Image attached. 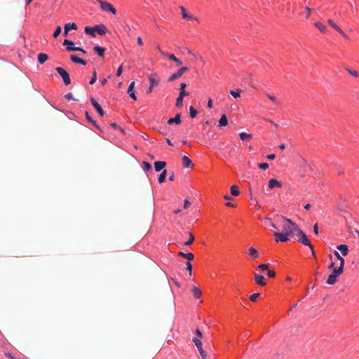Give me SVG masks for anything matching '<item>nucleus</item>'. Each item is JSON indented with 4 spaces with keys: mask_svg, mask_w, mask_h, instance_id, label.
<instances>
[{
    "mask_svg": "<svg viewBox=\"0 0 359 359\" xmlns=\"http://www.w3.org/2000/svg\"><path fill=\"white\" fill-rule=\"evenodd\" d=\"M297 172L301 177H304L306 172L310 169L306 161L301 156L296 159Z\"/></svg>",
    "mask_w": 359,
    "mask_h": 359,
    "instance_id": "obj_1",
    "label": "nucleus"
},
{
    "mask_svg": "<svg viewBox=\"0 0 359 359\" xmlns=\"http://www.w3.org/2000/svg\"><path fill=\"white\" fill-rule=\"evenodd\" d=\"M107 31V29L104 25H97L93 27H85V32L87 34H90L93 36H95V32H97L100 35H103L106 34Z\"/></svg>",
    "mask_w": 359,
    "mask_h": 359,
    "instance_id": "obj_2",
    "label": "nucleus"
},
{
    "mask_svg": "<svg viewBox=\"0 0 359 359\" xmlns=\"http://www.w3.org/2000/svg\"><path fill=\"white\" fill-rule=\"evenodd\" d=\"M343 273V270L341 268H334L332 273L330 274L327 279V283L329 285L334 284L337 281V278Z\"/></svg>",
    "mask_w": 359,
    "mask_h": 359,
    "instance_id": "obj_3",
    "label": "nucleus"
},
{
    "mask_svg": "<svg viewBox=\"0 0 359 359\" xmlns=\"http://www.w3.org/2000/svg\"><path fill=\"white\" fill-rule=\"evenodd\" d=\"M55 70L62 78L63 82L65 85H69L71 83L69 74L64 68L57 67L55 68Z\"/></svg>",
    "mask_w": 359,
    "mask_h": 359,
    "instance_id": "obj_4",
    "label": "nucleus"
},
{
    "mask_svg": "<svg viewBox=\"0 0 359 359\" xmlns=\"http://www.w3.org/2000/svg\"><path fill=\"white\" fill-rule=\"evenodd\" d=\"M97 1L100 5V8L102 9V11H109L114 15L116 14V8L111 4L102 0H97Z\"/></svg>",
    "mask_w": 359,
    "mask_h": 359,
    "instance_id": "obj_5",
    "label": "nucleus"
},
{
    "mask_svg": "<svg viewBox=\"0 0 359 359\" xmlns=\"http://www.w3.org/2000/svg\"><path fill=\"white\" fill-rule=\"evenodd\" d=\"M296 240L298 242L301 243L302 244H303L304 245H306V246H309L311 250L312 254L314 255L315 252H314V250H313V247L311 245L310 241L308 239L307 236L306 235V233L304 232L302 233L297 238H296Z\"/></svg>",
    "mask_w": 359,
    "mask_h": 359,
    "instance_id": "obj_6",
    "label": "nucleus"
},
{
    "mask_svg": "<svg viewBox=\"0 0 359 359\" xmlns=\"http://www.w3.org/2000/svg\"><path fill=\"white\" fill-rule=\"evenodd\" d=\"M189 68L187 67H180L177 72L173 73L168 79V81L172 82L176 79H180L187 71H188Z\"/></svg>",
    "mask_w": 359,
    "mask_h": 359,
    "instance_id": "obj_7",
    "label": "nucleus"
},
{
    "mask_svg": "<svg viewBox=\"0 0 359 359\" xmlns=\"http://www.w3.org/2000/svg\"><path fill=\"white\" fill-rule=\"evenodd\" d=\"M281 219L283 222L281 232L291 234L292 233V220L290 219H285V217H281Z\"/></svg>",
    "mask_w": 359,
    "mask_h": 359,
    "instance_id": "obj_8",
    "label": "nucleus"
},
{
    "mask_svg": "<svg viewBox=\"0 0 359 359\" xmlns=\"http://www.w3.org/2000/svg\"><path fill=\"white\" fill-rule=\"evenodd\" d=\"M290 234L283 232H274L275 241L276 242H286L289 241V236Z\"/></svg>",
    "mask_w": 359,
    "mask_h": 359,
    "instance_id": "obj_9",
    "label": "nucleus"
},
{
    "mask_svg": "<svg viewBox=\"0 0 359 359\" xmlns=\"http://www.w3.org/2000/svg\"><path fill=\"white\" fill-rule=\"evenodd\" d=\"M148 79L149 80L150 85L149 88L147 90V93L150 94L153 91L154 87L157 86L158 85L160 80L158 77L155 78L153 76H149Z\"/></svg>",
    "mask_w": 359,
    "mask_h": 359,
    "instance_id": "obj_10",
    "label": "nucleus"
},
{
    "mask_svg": "<svg viewBox=\"0 0 359 359\" xmlns=\"http://www.w3.org/2000/svg\"><path fill=\"white\" fill-rule=\"evenodd\" d=\"M193 341L194 342L195 345L196 346L202 358L203 359H206L207 354L202 348V342H201V339H198V338H194L193 339Z\"/></svg>",
    "mask_w": 359,
    "mask_h": 359,
    "instance_id": "obj_11",
    "label": "nucleus"
},
{
    "mask_svg": "<svg viewBox=\"0 0 359 359\" xmlns=\"http://www.w3.org/2000/svg\"><path fill=\"white\" fill-rule=\"evenodd\" d=\"M90 102H91V104H93V106L95 107V109H96V111H97V113L101 116H104V110L102 109V108L101 107V106L99 104V103L97 102V100L95 99H94L93 97H92L90 99Z\"/></svg>",
    "mask_w": 359,
    "mask_h": 359,
    "instance_id": "obj_12",
    "label": "nucleus"
},
{
    "mask_svg": "<svg viewBox=\"0 0 359 359\" xmlns=\"http://www.w3.org/2000/svg\"><path fill=\"white\" fill-rule=\"evenodd\" d=\"M255 281L259 285L264 286L266 285V278L260 274L255 273Z\"/></svg>",
    "mask_w": 359,
    "mask_h": 359,
    "instance_id": "obj_13",
    "label": "nucleus"
},
{
    "mask_svg": "<svg viewBox=\"0 0 359 359\" xmlns=\"http://www.w3.org/2000/svg\"><path fill=\"white\" fill-rule=\"evenodd\" d=\"M63 46H66L67 51H75L77 47L74 46V43L69 39H65L63 42Z\"/></svg>",
    "mask_w": 359,
    "mask_h": 359,
    "instance_id": "obj_14",
    "label": "nucleus"
},
{
    "mask_svg": "<svg viewBox=\"0 0 359 359\" xmlns=\"http://www.w3.org/2000/svg\"><path fill=\"white\" fill-rule=\"evenodd\" d=\"M180 9L181 11V13H182L183 18H185V19L187 18V19L195 20L196 21H198V19L196 18H195L194 15L189 14L186 11L185 8L183 6H180Z\"/></svg>",
    "mask_w": 359,
    "mask_h": 359,
    "instance_id": "obj_15",
    "label": "nucleus"
},
{
    "mask_svg": "<svg viewBox=\"0 0 359 359\" xmlns=\"http://www.w3.org/2000/svg\"><path fill=\"white\" fill-rule=\"evenodd\" d=\"M162 55L168 57L170 60H172L177 63L178 66H180L182 65V62L175 56L173 54H170L165 52H162Z\"/></svg>",
    "mask_w": 359,
    "mask_h": 359,
    "instance_id": "obj_16",
    "label": "nucleus"
},
{
    "mask_svg": "<svg viewBox=\"0 0 359 359\" xmlns=\"http://www.w3.org/2000/svg\"><path fill=\"white\" fill-rule=\"evenodd\" d=\"M248 255L253 259H256L259 257L258 251L253 246L249 248Z\"/></svg>",
    "mask_w": 359,
    "mask_h": 359,
    "instance_id": "obj_17",
    "label": "nucleus"
},
{
    "mask_svg": "<svg viewBox=\"0 0 359 359\" xmlns=\"http://www.w3.org/2000/svg\"><path fill=\"white\" fill-rule=\"evenodd\" d=\"M70 60L74 62V63H77V64H81L82 65H86L87 62L86 60L79 57L78 56L75 55H72L70 56Z\"/></svg>",
    "mask_w": 359,
    "mask_h": 359,
    "instance_id": "obj_18",
    "label": "nucleus"
},
{
    "mask_svg": "<svg viewBox=\"0 0 359 359\" xmlns=\"http://www.w3.org/2000/svg\"><path fill=\"white\" fill-rule=\"evenodd\" d=\"M167 123L169 125L173 123L180 124L181 123V114H177L174 118H169Z\"/></svg>",
    "mask_w": 359,
    "mask_h": 359,
    "instance_id": "obj_19",
    "label": "nucleus"
},
{
    "mask_svg": "<svg viewBox=\"0 0 359 359\" xmlns=\"http://www.w3.org/2000/svg\"><path fill=\"white\" fill-rule=\"evenodd\" d=\"M166 165V163L165 161H156L154 163V168L156 172H160L162 170Z\"/></svg>",
    "mask_w": 359,
    "mask_h": 359,
    "instance_id": "obj_20",
    "label": "nucleus"
},
{
    "mask_svg": "<svg viewBox=\"0 0 359 359\" xmlns=\"http://www.w3.org/2000/svg\"><path fill=\"white\" fill-rule=\"evenodd\" d=\"M182 165L184 168H191L193 166V163L190 158L184 156L182 158Z\"/></svg>",
    "mask_w": 359,
    "mask_h": 359,
    "instance_id": "obj_21",
    "label": "nucleus"
},
{
    "mask_svg": "<svg viewBox=\"0 0 359 359\" xmlns=\"http://www.w3.org/2000/svg\"><path fill=\"white\" fill-rule=\"evenodd\" d=\"M304 231L299 227V226L293 222V236L297 238L300 236Z\"/></svg>",
    "mask_w": 359,
    "mask_h": 359,
    "instance_id": "obj_22",
    "label": "nucleus"
},
{
    "mask_svg": "<svg viewBox=\"0 0 359 359\" xmlns=\"http://www.w3.org/2000/svg\"><path fill=\"white\" fill-rule=\"evenodd\" d=\"M178 256L179 257H184L185 259H187V260L189 261H191L194 259V255L193 253L191 252H188V253H184L183 252H180L178 253Z\"/></svg>",
    "mask_w": 359,
    "mask_h": 359,
    "instance_id": "obj_23",
    "label": "nucleus"
},
{
    "mask_svg": "<svg viewBox=\"0 0 359 359\" xmlns=\"http://www.w3.org/2000/svg\"><path fill=\"white\" fill-rule=\"evenodd\" d=\"M337 250H340L341 252V254L344 255V256H346L348 255V248L346 245L345 244H341V245H339L337 247Z\"/></svg>",
    "mask_w": 359,
    "mask_h": 359,
    "instance_id": "obj_24",
    "label": "nucleus"
},
{
    "mask_svg": "<svg viewBox=\"0 0 359 359\" xmlns=\"http://www.w3.org/2000/svg\"><path fill=\"white\" fill-rule=\"evenodd\" d=\"M281 183L276 179H271L269 182V187L273 189L274 187H280Z\"/></svg>",
    "mask_w": 359,
    "mask_h": 359,
    "instance_id": "obj_25",
    "label": "nucleus"
},
{
    "mask_svg": "<svg viewBox=\"0 0 359 359\" xmlns=\"http://www.w3.org/2000/svg\"><path fill=\"white\" fill-rule=\"evenodd\" d=\"M334 254L335 257L337 258V259L340 262L339 266L337 268H341V269L344 270L345 262L344 258L340 256L339 253L337 251H334Z\"/></svg>",
    "mask_w": 359,
    "mask_h": 359,
    "instance_id": "obj_26",
    "label": "nucleus"
},
{
    "mask_svg": "<svg viewBox=\"0 0 359 359\" xmlns=\"http://www.w3.org/2000/svg\"><path fill=\"white\" fill-rule=\"evenodd\" d=\"M48 60V56L46 53H39L38 55V61L40 64H43Z\"/></svg>",
    "mask_w": 359,
    "mask_h": 359,
    "instance_id": "obj_27",
    "label": "nucleus"
},
{
    "mask_svg": "<svg viewBox=\"0 0 359 359\" xmlns=\"http://www.w3.org/2000/svg\"><path fill=\"white\" fill-rule=\"evenodd\" d=\"M315 27L318 28L321 32H327V27L321 23L320 22H317L314 24Z\"/></svg>",
    "mask_w": 359,
    "mask_h": 359,
    "instance_id": "obj_28",
    "label": "nucleus"
},
{
    "mask_svg": "<svg viewBox=\"0 0 359 359\" xmlns=\"http://www.w3.org/2000/svg\"><path fill=\"white\" fill-rule=\"evenodd\" d=\"M93 50L97 53V55L100 57H103L104 56V51H105V48H102V47H100V46H95L93 48Z\"/></svg>",
    "mask_w": 359,
    "mask_h": 359,
    "instance_id": "obj_29",
    "label": "nucleus"
},
{
    "mask_svg": "<svg viewBox=\"0 0 359 359\" xmlns=\"http://www.w3.org/2000/svg\"><path fill=\"white\" fill-rule=\"evenodd\" d=\"M228 124L227 117L223 114L219 120V126H226Z\"/></svg>",
    "mask_w": 359,
    "mask_h": 359,
    "instance_id": "obj_30",
    "label": "nucleus"
},
{
    "mask_svg": "<svg viewBox=\"0 0 359 359\" xmlns=\"http://www.w3.org/2000/svg\"><path fill=\"white\" fill-rule=\"evenodd\" d=\"M187 86V84L185 83H180V93L181 96H186L188 95V93L185 90V88Z\"/></svg>",
    "mask_w": 359,
    "mask_h": 359,
    "instance_id": "obj_31",
    "label": "nucleus"
},
{
    "mask_svg": "<svg viewBox=\"0 0 359 359\" xmlns=\"http://www.w3.org/2000/svg\"><path fill=\"white\" fill-rule=\"evenodd\" d=\"M231 194L234 196H237L240 194L238 187L237 185L234 184L231 187Z\"/></svg>",
    "mask_w": 359,
    "mask_h": 359,
    "instance_id": "obj_32",
    "label": "nucleus"
},
{
    "mask_svg": "<svg viewBox=\"0 0 359 359\" xmlns=\"http://www.w3.org/2000/svg\"><path fill=\"white\" fill-rule=\"evenodd\" d=\"M239 137L242 140H247L252 138V135L242 132L239 134Z\"/></svg>",
    "mask_w": 359,
    "mask_h": 359,
    "instance_id": "obj_33",
    "label": "nucleus"
},
{
    "mask_svg": "<svg viewBox=\"0 0 359 359\" xmlns=\"http://www.w3.org/2000/svg\"><path fill=\"white\" fill-rule=\"evenodd\" d=\"M166 175H167V170H163V172L160 174V175L158 177L159 183H163L165 182Z\"/></svg>",
    "mask_w": 359,
    "mask_h": 359,
    "instance_id": "obj_34",
    "label": "nucleus"
},
{
    "mask_svg": "<svg viewBox=\"0 0 359 359\" xmlns=\"http://www.w3.org/2000/svg\"><path fill=\"white\" fill-rule=\"evenodd\" d=\"M189 238L187 241H186L184 243V245H191L193 242L194 241V234L191 233V232H189Z\"/></svg>",
    "mask_w": 359,
    "mask_h": 359,
    "instance_id": "obj_35",
    "label": "nucleus"
},
{
    "mask_svg": "<svg viewBox=\"0 0 359 359\" xmlns=\"http://www.w3.org/2000/svg\"><path fill=\"white\" fill-rule=\"evenodd\" d=\"M184 97V96H181L180 95H179V96L177 97V98L176 100V103H175V105L177 107H182Z\"/></svg>",
    "mask_w": 359,
    "mask_h": 359,
    "instance_id": "obj_36",
    "label": "nucleus"
},
{
    "mask_svg": "<svg viewBox=\"0 0 359 359\" xmlns=\"http://www.w3.org/2000/svg\"><path fill=\"white\" fill-rule=\"evenodd\" d=\"M189 113L191 118H194L196 116L198 111L196 109H194L192 106L189 107Z\"/></svg>",
    "mask_w": 359,
    "mask_h": 359,
    "instance_id": "obj_37",
    "label": "nucleus"
},
{
    "mask_svg": "<svg viewBox=\"0 0 359 359\" xmlns=\"http://www.w3.org/2000/svg\"><path fill=\"white\" fill-rule=\"evenodd\" d=\"M61 31H62V28L60 26H57L55 30V32H53V36L54 38H57L60 34L61 33Z\"/></svg>",
    "mask_w": 359,
    "mask_h": 359,
    "instance_id": "obj_38",
    "label": "nucleus"
},
{
    "mask_svg": "<svg viewBox=\"0 0 359 359\" xmlns=\"http://www.w3.org/2000/svg\"><path fill=\"white\" fill-rule=\"evenodd\" d=\"M351 75H352L354 77H358L359 76V74L357 71L355 70H353V69H348V68H346L345 69Z\"/></svg>",
    "mask_w": 359,
    "mask_h": 359,
    "instance_id": "obj_39",
    "label": "nucleus"
},
{
    "mask_svg": "<svg viewBox=\"0 0 359 359\" xmlns=\"http://www.w3.org/2000/svg\"><path fill=\"white\" fill-rule=\"evenodd\" d=\"M128 93L133 100H137V97L135 95L134 89H128Z\"/></svg>",
    "mask_w": 359,
    "mask_h": 359,
    "instance_id": "obj_40",
    "label": "nucleus"
},
{
    "mask_svg": "<svg viewBox=\"0 0 359 359\" xmlns=\"http://www.w3.org/2000/svg\"><path fill=\"white\" fill-rule=\"evenodd\" d=\"M65 26H67V27H69L68 28L69 31L70 29L76 30L78 29L77 25L74 22L66 24Z\"/></svg>",
    "mask_w": 359,
    "mask_h": 359,
    "instance_id": "obj_41",
    "label": "nucleus"
},
{
    "mask_svg": "<svg viewBox=\"0 0 359 359\" xmlns=\"http://www.w3.org/2000/svg\"><path fill=\"white\" fill-rule=\"evenodd\" d=\"M142 164H143V169L145 171H149L151 169V165L149 163L144 161Z\"/></svg>",
    "mask_w": 359,
    "mask_h": 359,
    "instance_id": "obj_42",
    "label": "nucleus"
},
{
    "mask_svg": "<svg viewBox=\"0 0 359 359\" xmlns=\"http://www.w3.org/2000/svg\"><path fill=\"white\" fill-rule=\"evenodd\" d=\"M327 22H328V24H329L332 27H333L335 30H337V31L338 29H339V26H337V25L334 22H333V20H332L329 19V20H327Z\"/></svg>",
    "mask_w": 359,
    "mask_h": 359,
    "instance_id": "obj_43",
    "label": "nucleus"
},
{
    "mask_svg": "<svg viewBox=\"0 0 359 359\" xmlns=\"http://www.w3.org/2000/svg\"><path fill=\"white\" fill-rule=\"evenodd\" d=\"M240 92L241 90H238V91H234V90H231L230 91V94L234 97V98H238V97H241V95H240Z\"/></svg>",
    "mask_w": 359,
    "mask_h": 359,
    "instance_id": "obj_44",
    "label": "nucleus"
},
{
    "mask_svg": "<svg viewBox=\"0 0 359 359\" xmlns=\"http://www.w3.org/2000/svg\"><path fill=\"white\" fill-rule=\"evenodd\" d=\"M85 115L88 121L92 123L93 124V126H96V122L90 117V116L88 111L86 112Z\"/></svg>",
    "mask_w": 359,
    "mask_h": 359,
    "instance_id": "obj_45",
    "label": "nucleus"
},
{
    "mask_svg": "<svg viewBox=\"0 0 359 359\" xmlns=\"http://www.w3.org/2000/svg\"><path fill=\"white\" fill-rule=\"evenodd\" d=\"M96 81H97V75H96L95 71H94L93 73L92 78H91V79H90L89 83H90V85H93V84H94L96 82Z\"/></svg>",
    "mask_w": 359,
    "mask_h": 359,
    "instance_id": "obj_46",
    "label": "nucleus"
},
{
    "mask_svg": "<svg viewBox=\"0 0 359 359\" xmlns=\"http://www.w3.org/2000/svg\"><path fill=\"white\" fill-rule=\"evenodd\" d=\"M260 295V293H253L252 295L250 296V299L252 302H255L258 297Z\"/></svg>",
    "mask_w": 359,
    "mask_h": 359,
    "instance_id": "obj_47",
    "label": "nucleus"
},
{
    "mask_svg": "<svg viewBox=\"0 0 359 359\" xmlns=\"http://www.w3.org/2000/svg\"><path fill=\"white\" fill-rule=\"evenodd\" d=\"M258 167L262 170H266L269 168V164L266 163H262L258 164Z\"/></svg>",
    "mask_w": 359,
    "mask_h": 359,
    "instance_id": "obj_48",
    "label": "nucleus"
},
{
    "mask_svg": "<svg viewBox=\"0 0 359 359\" xmlns=\"http://www.w3.org/2000/svg\"><path fill=\"white\" fill-rule=\"evenodd\" d=\"M258 268L262 271H267L269 269V266L266 264H261L259 265Z\"/></svg>",
    "mask_w": 359,
    "mask_h": 359,
    "instance_id": "obj_49",
    "label": "nucleus"
},
{
    "mask_svg": "<svg viewBox=\"0 0 359 359\" xmlns=\"http://www.w3.org/2000/svg\"><path fill=\"white\" fill-rule=\"evenodd\" d=\"M267 276L269 278H273L276 276V272L274 271L268 269L267 270Z\"/></svg>",
    "mask_w": 359,
    "mask_h": 359,
    "instance_id": "obj_50",
    "label": "nucleus"
},
{
    "mask_svg": "<svg viewBox=\"0 0 359 359\" xmlns=\"http://www.w3.org/2000/svg\"><path fill=\"white\" fill-rule=\"evenodd\" d=\"M191 292H201V288L196 285L191 286L190 289Z\"/></svg>",
    "mask_w": 359,
    "mask_h": 359,
    "instance_id": "obj_51",
    "label": "nucleus"
},
{
    "mask_svg": "<svg viewBox=\"0 0 359 359\" xmlns=\"http://www.w3.org/2000/svg\"><path fill=\"white\" fill-rule=\"evenodd\" d=\"M186 266H187L186 269L188 271H189V274L191 275L192 265H191V262H187Z\"/></svg>",
    "mask_w": 359,
    "mask_h": 359,
    "instance_id": "obj_52",
    "label": "nucleus"
},
{
    "mask_svg": "<svg viewBox=\"0 0 359 359\" xmlns=\"http://www.w3.org/2000/svg\"><path fill=\"white\" fill-rule=\"evenodd\" d=\"M65 97L68 100H74L75 99L73 97V95L71 93H69L65 95Z\"/></svg>",
    "mask_w": 359,
    "mask_h": 359,
    "instance_id": "obj_53",
    "label": "nucleus"
},
{
    "mask_svg": "<svg viewBox=\"0 0 359 359\" xmlns=\"http://www.w3.org/2000/svg\"><path fill=\"white\" fill-rule=\"evenodd\" d=\"M122 72H123V65H121L118 67V69H117L116 76H121V74H122Z\"/></svg>",
    "mask_w": 359,
    "mask_h": 359,
    "instance_id": "obj_54",
    "label": "nucleus"
},
{
    "mask_svg": "<svg viewBox=\"0 0 359 359\" xmlns=\"http://www.w3.org/2000/svg\"><path fill=\"white\" fill-rule=\"evenodd\" d=\"M190 205H191L190 202L187 199H185L184 200V209H187L190 206Z\"/></svg>",
    "mask_w": 359,
    "mask_h": 359,
    "instance_id": "obj_55",
    "label": "nucleus"
},
{
    "mask_svg": "<svg viewBox=\"0 0 359 359\" xmlns=\"http://www.w3.org/2000/svg\"><path fill=\"white\" fill-rule=\"evenodd\" d=\"M69 27H67V26H65L64 27V32H63V35L65 36H68V32H69Z\"/></svg>",
    "mask_w": 359,
    "mask_h": 359,
    "instance_id": "obj_56",
    "label": "nucleus"
},
{
    "mask_svg": "<svg viewBox=\"0 0 359 359\" xmlns=\"http://www.w3.org/2000/svg\"><path fill=\"white\" fill-rule=\"evenodd\" d=\"M339 33H340L344 37L348 38V36L345 34V32L339 27V29L337 30Z\"/></svg>",
    "mask_w": 359,
    "mask_h": 359,
    "instance_id": "obj_57",
    "label": "nucleus"
},
{
    "mask_svg": "<svg viewBox=\"0 0 359 359\" xmlns=\"http://www.w3.org/2000/svg\"><path fill=\"white\" fill-rule=\"evenodd\" d=\"M137 44L139 46H143V41H142V39L140 36H138L137 39Z\"/></svg>",
    "mask_w": 359,
    "mask_h": 359,
    "instance_id": "obj_58",
    "label": "nucleus"
},
{
    "mask_svg": "<svg viewBox=\"0 0 359 359\" xmlns=\"http://www.w3.org/2000/svg\"><path fill=\"white\" fill-rule=\"evenodd\" d=\"M267 97L273 102H276V98L275 96L273 95H267Z\"/></svg>",
    "mask_w": 359,
    "mask_h": 359,
    "instance_id": "obj_59",
    "label": "nucleus"
},
{
    "mask_svg": "<svg viewBox=\"0 0 359 359\" xmlns=\"http://www.w3.org/2000/svg\"><path fill=\"white\" fill-rule=\"evenodd\" d=\"M313 232L316 233V234H318V226L317 224H314L313 226Z\"/></svg>",
    "mask_w": 359,
    "mask_h": 359,
    "instance_id": "obj_60",
    "label": "nucleus"
},
{
    "mask_svg": "<svg viewBox=\"0 0 359 359\" xmlns=\"http://www.w3.org/2000/svg\"><path fill=\"white\" fill-rule=\"evenodd\" d=\"M276 158V155L275 154H269L266 156V158L269 159V160H273L274 158Z\"/></svg>",
    "mask_w": 359,
    "mask_h": 359,
    "instance_id": "obj_61",
    "label": "nucleus"
},
{
    "mask_svg": "<svg viewBox=\"0 0 359 359\" xmlns=\"http://www.w3.org/2000/svg\"><path fill=\"white\" fill-rule=\"evenodd\" d=\"M207 106L210 109H211L212 107V100L210 98L208 101Z\"/></svg>",
    "mask_w": 359,
    "mask_h": 359,
    "instance_id": "obj_62",
    "label": "nucleus"
},
{
    "mask_svg": "<svg viewBox=\"0 0 359 359\" xmlns=\"http://www.w3.org/2000/svg\"><path fill=\"white\" fill-rule=\"evenodd\" d=\"M76 49H78V50H76L75 51H79V52H81V53H82L83 54L86 53V51L84 49L81 48L77 47Z\"/></svg>",
    "mask_w": 359,
    "mask_h": 359,
    "instance_id": "obj_63",
    "label": "nucleus"
},
{
    "mask_svg": "<svg viewBox=\"0 0 359 359\" xmlns=\"http://www.w3.org/2000/svg\"><path fill=\"white\" fill-rule=\"evenodd\" d=\"M110 126H111V127H113L114 129H119V128H120V127H119L116 123H111V124H110Z\"/></svg>",
    "mask_w": 359,
    "mask_h": 359,
    "instance_id": "obj_64",
    "label": "nucleus"
}]
</instances>
